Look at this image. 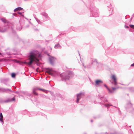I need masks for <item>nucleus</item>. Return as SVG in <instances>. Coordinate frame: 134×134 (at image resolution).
<instances>
[{
	"label": "nucleus",
	"mask_w": 134,
	"mask_h": 134,
	"mask_svg": "<svg viewBox=\"0 0 134 134\" xmlns=\"http://www.w3.org/2000/svg\"><path fill=\"white\" fill-rule=\"evenodd\" d=\"M114 85H116L117 83V81H114Z\"/></svg>",
	"instance_id": "nucleus-17"
},
{
	"label": "nucleus",
	"mask_w": 134,
	"mask_h": 134,
	"mask_svg": "<svg viewBox=\"0 0 134 134\" xmlns=\"http://www.w3.org/2000/svg\"><path fill=\"white\" fill-rule=\"evenodd\" d=\"M104 86H105V87H106L108 89V90L109 91V92H112V91L109 89L105 85H104Z\"/></svg>",
	"instance_id": "nucleus-14"
},
{
	"label": "nucleus",
	"mask_w": 134,
	"mask_h": 134,
	"mask_svg": "<svg viewBox=\"0 0 134 134\" xmlns=\"http://www.w3.org/2000/svg\"><path fill=\"white\" fill-rule=\"evenodd\" d=\"M56 45L55 46V47L56 48Z\"/></svg>",
	"instance_id": "nucleus-23"
},
{
	"label": "nucleus",
	"mask_w": 134,
	"mask_h": 134,
	"mask_svg": "<svg viewBox=\"0 0 134 134\" xmlns=\"http://www.w3.org/2000/svg\"><path fill=\"white\" fill-rule=\"evenodd\" d=\"M114 88V87H113L112 88V89L113 91H114L117 88Z\"/></svg>",
	"instance_id": "nucleus-16"
},
{
	"label": "nucleus",
	"mask_w": 134,
	"mask_h": 134,
	"mask_svg": "<svg viewBox=\"0 0 134 134\" xmlns=\"http://www.w3.org/2000/svg\"><path fill=\"white\" fill-rule=\"evenodd\" d=\"M131 66H134V63L133 64H131Z\"/></svg>",
	"instance_id": "nucleus-18"
},
{
	"label": "nucleus",
	"mask_w": 134,
	"mask_h": 134,
	"mask_svg": "<svg viewBox=\"0 0 134 134\" xmlns=\"http://www.w3.org/2000/svg\"><path fill=\"white\" fill-rule=\"evenodd\" d=\"M111 78L113 79L114 81H117L116 76L115 75H113L111 76Z\"/></svg>",
	"instance_id": "nucleus-7"
},
{
	"label": "nucleus",
	"mask_w": 134,
	"mask_h": 134,
	"mask_svg": "<svg viewBox=\"0 0 134 134\" xmlns=\"http://www.w3.org/2000/svg\"><path fill=\"white\" fill-rule=\"evenodd\" d=\"M46 72L50 74L51 72V71L50 70L48 69L46 71Z\"/></svg>",
	"instance_id": "nucleus-13"
},
{
	"label": "nucleus",
	"mask_w": 134,
	"mask_h": 134,
	"mask_svg": "<svg viewBox=\"0 0 134 134\" xmlns=\"http://www.w3.org/2000/svg\"><path fill=\"white\" fill-rule=\"evenodd\" d=\"M12 99L13 100H15V99H14V98H12Z\"/></svg>",
	"instance_id": "nucleus-20"
},
{
	"label": "nucleus",
	"mask_w": 134,
	"mask_h": 134,
	"mask_svg": "<svg viewBox=\"0 0 134 134\" xmlns=\"http://www.w3.org/2000/svg\"><path fill=\"white\" fill-rule=\"evenodd\" d=\"M0 121H1L3 122V116L2 115V113H1L0 114Z\"/></svg>",
	"instance_id": "nucleus-9"
},
{
	"label": "nucleus",
	"mask_w": 134,
	"mask_h": 134,
	"mask_svg": "<svg viewBox=\"0 0 134 134\" xmlns=\"http://www.w3.org/2000/svg\"><path fill=\"white\" fill-rule=\"evenodd\" d=\"M84 95L83 94L81 93L79 94H77V100L76 101V103H78L79 102V100L82 97V96H84Z\"/></svg>",
	"instance_id": "nucleus-3"
},
{
	"label": "nucleus",
	"mask_w": 134,
	"mask_h": 134,
	"mask_svg": "<svg viewBox=\"0 0 134 134\" xmlns=\"http://www.w3.org/2000/svg\"><path fill=\"white\" fill-rule=\"evenodd\" d=\"M49 62L51 64H53L54 62L56 60V58H55L53 57H51L49 58Z\"/></svg>",
	"instance_id": "nucleus-4"
},
{
	"label": "nucleus",
	"mask_w": 134,
	"mask_h": 134,
	"mask_svg": "<svg viewBox=\"0 0 134 134\" xmlns=\"http://www.w3.org/2000/svg\"><path fill=\"white\" fill-rule=\"evenodd\" d=\"M11 76H12V77H13V78L15 77V74L14 73H13L11 75Z\"/></svg>",
	"instance_id": "nucleus-12"
},
{
	"label": "nucleus",
	"mask_w": 134,
	"mask_h": 134,
	"mask_svg": "<svg viewBox=\"0 0 134 134\" xmlns=\"http://www.w3.org/2000/svg\"><path fill=\"white\" fill-rule=\"evenodd\" d=\"M23 9V8H21L20 7H18L17 8L15 9L14 10V11L15 12L16 11H18V10H22Z\"/></svg>",
	"instance_id": "nucleus-8"
},
{
	"label": "nucleus",
	"mask_w": 134,
	"mask_h": 134,
	"mask_svg": "<svg viewBox=\"0 0 134 134\" xmlns=\"http://www.w3.org/2000/svg\"><path fill=\"white\" fill-rule=\"evenodd\" d=\"M106 105L107 106H108V105H109V104H107V105Z\"/></svg>",
	"instance_id": "nucleus-21"
},
{
	"label": "nucleus",
	"mask_w": 134,
	"mask_h": 134,
	"mask_svg": "<svg viewBox=\"0 0 134 134\" xmlns=\"http://www.w3.org/2000/svg\"><path fill=\"white\" fill-rule=\"evenodd\" d=\"M29 59L30 60V62L29 63L26 62H24V64H27L29 65H31L33 62H38L39 60L37 58L35 55L32 53H31L29 56Z\"/></svg>",
	"instance_id": "nucleus-1"
},
{
	"label": "nucleus",
	"mask_w": 134,
	"mask_h": 134,
	"mask_svg": "<svg viewBox=\"0 0 134 134\" xmlns=\"http://www.w3.org/2000/svg\"><path fill=\"white\" fill-rule=\"evenodd\" d=\"M126 28H127L128 27V26H126Z\"/></svg>",
	"instance_id": "nucleus-22"
},
{
	"label": "nucleus",
	"mask_w": 134,
	"mask_h": 134,
	"mask_svg": "<svg viewBox=\"0 0 134 134\" xmlns=\"http://www.w3.org/2000/svg\"><path fill=\"white\" fill-rule=\"evenodd\" d=\"M96 85H98L103 83L102 81L100 80H97L95 81Z\"/></svg>",
	"instance_id": "nucleus-5"
},
{
	"label": "nucleus",
	"mask_w": 134,
	"mask_h": 134,
	"mask_svg": "<svg viewBox=\"0 0 134 134\" xmlns=\"http://www.w3.org/2000/svg\"><path fill=\"white\" fill-rule=\"evenodd\" d=\"M37 90V88H34L33 89V93L36 96H37L38 94L36 93V91Z\"/></svg>",
	"instance_id": "nucleus-6"
},
{
	"label": "nucleus",
	"mask_w": 134,
	"mask_h": 134,
	"mask_svg": "<svg viewBox=\"0 0 134 134\" xmlns=\"http://www.w3.org/2000/svg\"><path fill=\"white\" fill-rule=\"evenodd\" d=\"M66 75H68L70 76H65L64 78V79L66 80H69V78H70V77L73 75V74L72 72L70 71H68L67 73H66Z\"/></svg>",
	"instance_id": "nucleus-2"
},
{
	"label": "nucleus",
	"mask_w": 134,
	"mask_h": 134,
	"mask_svg": "<svg viewBox=\"0 0 134 134\" xmlns=\"http://www.w3.org/2000/svg\"><path fill=\"white\" fill-rule=\"evenodd\" d=\"M1 20L4 23H5L7 22L6 20L4 18L2 19Z\"/></svg>",
	"instance_id": "nucleus-11"
},
{
	"label": "nucleus",
	"mask_w": 134,
	"mask_h": 134,
	"mask_svg": "<svg viewBox=\"0 0 134 134\" xmlns=\"http://www.w3.org/2000/svg\"><path fill=\"white\" fill-rule=\"evenodd\" d=\"M130 27L131 28L134 29V25H130Z\"/></svg>",
	"instance_id": "nucleus-15"
},
{
	"label": "nucleus",
	"mask_w": 134,
	"mask_h": 134,
	"mask_svg": "<svg viewBox=\"0 0 134 134\" xmlns=\"http://www.w3.org/2000/svg\"><path fill=\"white\" fill-rule=\"evenodd\" d=\"M18 13L20 14H21V13L20 12H18Z\"/></svg>",
	"instance_id": "nucleus-19"
},
{
	"label": "nucleus",
	"mask_w": 134,
	"mask_h": 134,
	"mask_svg": "<svg viewBox=\"0 0 134 134\" xmlns=\"http://www.w3.org/2000/svg\"><path fill=\"white\" fill-rule=\"evenodd\" d=\"M37 88V90H39L43 92H44L45 91V90H44L43 89H41V88Z\"/></svg>",
	"instance_id": "nucleus-10"
}]
</instances>
